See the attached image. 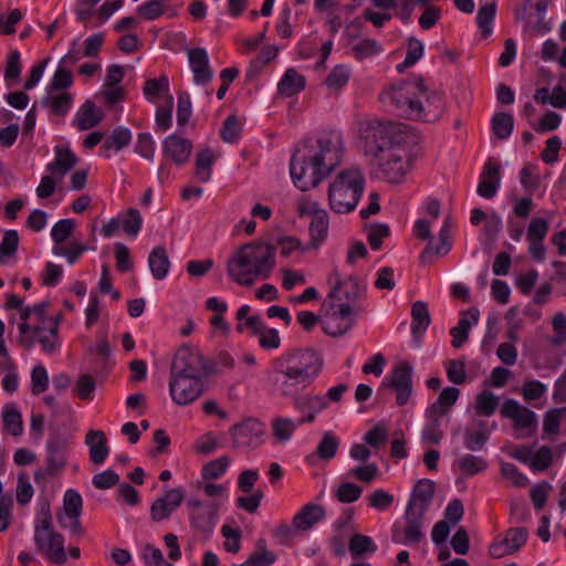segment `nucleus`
I'll return each mask as SVG.
<instances>
[{"instance_id":"obj_1","label":"nucleus","mask_w":566,"mask_h":566,"mask_svg":"<svg viewBox=\"0 0 566 566\" xmlns=\"http://www.w3.org/2000/svg\"><path fill=\"white\" fill-rule=\"evenodd\" d=\"M358 136L370 175L389 184H401L411 170V160L399 127L389 120L367 119L360 123Z\"/></svg>"},{"instance_id":"obj_2","label":"nucleus","mask_w":566,"mask_h":566,"mask_svg":"<svg viewBox=\"0 0 566 566\" xmlns=\"http://www.w3.org/2000/svg\"><path fill=\"white\" fill-rule=\"evenodd\" d=\"M275 266V247L262 240L241 245L228 260L227 273L242 286L268 279Z\"/></svg>"},{"instance_id":"obj_3","label":"nucleus","mask_w":566,"mask_h":566,"mask_svg":"<svg viewBox=\"0 0 566 566\" xmlns=\"http://www.w3.org/2000/svg\"><path fill=\"white\" fill-rule=\"evenodd\" d=\"M421 97H426L428 105L434 107V112L441 111L440 95L428 94L421 77L392 84L380 94V101L394 106L398 115L413 120H429L431 111H426Z\"/></svg>"},{"instance_id":"obj_4","label":"nucleus","mask_w":566,"mask_h":566,"mask_svg":"<svg viewBox=\"0 0 566 566\" xmlns=\"http://www.w3.org/2000/svg\"><path fill=\"white\" fill-rule=\"evenodd\" d=\"M322 366L323 359L314 350H293L275 360L272 382L282 395L290 396L293 387L312 384Z\"/></svg>"},{"instance_id":"obj_5","label":"nucleus","mask_w":566,"mask_h":566,"mask_svg":"<svg viewBox=\"0 0 566 566\" xmlns=\"http://www.w3.org/2000/svg\"><path fill=\"white\" fill-rule=\"evenodd\" d=\"M364 190L365 176L360 168L342 169L328 186L327 200L331 210L339 214L354 211Z\"/></svg>"},{"instance_id":"obj_6","label":"nucleus","mask_w":566,"mask_h":566,"mask_svg":"<svg viewBox=\"0 0 566 566\" xmlns=\"http://www.w3.org/2000/svg\"><path fill=\"white\" fill-rule=\"evenodd\" d=\"M34 542L39 553L51 563L63 565L66 563L64 537L54 531L50 509L42 507L34 525Z\"/></svg>"},{"instance_id":"obj_7","label":"nucleus","mask_w":566,"mask_h":566,"mask_svg":"<svg viewBox=\"0 0 566 566\" xmlns=\"http://www.w3.org/2000/svg\"><path fill=\"white\" fill-rule=\"evenodd\" d=\"M426 505L417 506L415 500H409L403 515V523H395L391 539L397 544H418L423 537Z\"/></svg>"},{"instance_id":"obj_8","label":"nucleus","mask_w":566,"mask_h":566,"mask_svg":"<svg viewBox=\"0 0 566 566\" xmlns=\"http://www.w3.org/2000/svg\"><path fill=\"white\" fill-rule=\"evenodd\" d=\"M290 171L294 185L302 191L315 188L329 175L316 160H312V155L301 150L293 155Z\"/></svg>"},{"instance_id":"obj_9","label":"nucleus","mask_w":566,"mask_h":566,"mask_svg":"<svg viewBox=\"0 0 566 566\" xmlns=\"http://www.w3.org/2000/svg\"><path fill=\"white\" fill-rule=\"evenodd\" d=\"M312 160H316L328 174H331L343 160L344 140L339 133L327 132L322 134L316 146L307 150Z\"/></svg>"},{"instance_id":"obj_10","label":"nucleus","mask_w":566,"mask_h":566,"mask_svg":"<svg viewBox=\"0 0 566 566\" xmlns=\"http://www.w3.org/2000/svg\"><path fill=\"white\" fill-rule=\"evenodd\" d=\"M321 325L329 336L338 337L347 333L355 323V308L348 304H329L324 302Z\"/></svg>"},{"instance_id":"obj_11","label":"nucleus","mask_w":566,"mask_h":566,"mask_svg":"<svg viewBox=\"0 0 566 566\" xmlns=\"http://www.w3.org/2000/svg\"><path fill=\"white\" fill-rule=\"evenodd\" d=\"M209 373L205 357L191 346H181L171 361L170 375L172 376L207 378Z\"/></svg>"},{"instance_id":"obj_12","label":"nucleus","mask_w":566,"mask_h":566,"mask_svg":"<svg viewBox=\"0 0 566 566\" xmlns=\"http://www.w3.org/2000/svg\"><path fill=\"white\" fill-rule=\"evenodd\" d=\"M264 432V423L255 418H247L230 428L231 446L235 450L255 449L261 444Z\"/></svg>"},{"instance_id":"obj_13","label":"nucleus","mask_w":566,"mask_h":566,"mask_svg":"<svg viewBox=\"0 0 566 566\" xmlns=\"http://www.w3.org/2000/svg\"><path fill=\"white\" fill-rule=\"evenodd\" d=\"M206 389V378L170 375L169 391L172 400L186 406L197 400Z\"/></svg>"},{"instance_id":"obj_14","label":"nucleus","mask_w":566,"mask_h":566,"mask_svg":"<svg viewBox=\"0 0 566 566\" xmlns=\"http://www.w3.org/2000/svg\"><path fill=\"white\" fill-rule=\"evenodd\" d=\"M328 282L332 284V290L324 302L329 304H348L349 308H355V302L361 296V289L356 279L348 276L342 279L337 270H335Z\"/></svg>"},{"instance_id":"obj_15","label":"nucleus","mask_w":566,"mask_h":566,"mask_svg":"<svg viewBox=\"0 0 566 566\" xmlns=\"http://www.w3.org/2000/svg\"><path fill=\"white\" fill-rule=\"evenodd\" d=\"M501 416L513 421L516 430H525L523 438H530L536 432L537 417L534 411L520 405L516 400L506 399L501 408Z\"/></svg>"},{"instance_id":"obj_16","label":"nucleus","mask_w":566,"mask_h":566,"mask_svg":"<svg viewBox=\"0 0 566 566\" xmlns=\"http://www.w3.org/2000/svg\"><path fill=\"white\" fill-rule=\"evenodd\" d=\"M528 532L525 527H511L495 539L489 546V555L492 558H503L515 554L526 543Z\"/></svg>"},{"instance_id":"obj_17","label":"nucleus","mask_w":566,"mask_h":566,"mask_svg":"<svg viewBox=\"0 0 566 566\" xmlns=\"http://www.w3.org/2000/svg\"><path fill=\"white\" fill-rule=\"evenodd\" d=\"M187 506L191 527L203 535L211 534L216 526L218 505H205L201 501L191 499Z\"/></svg>"},{"instance_id":"obj_18","label":"nucleus","mask_w":566,"mask_h":566,"mask_svg":"<svg viewBox=\"0 0 566 566\" xmlns=\"http://www.w3.org/2000/svg\"><path fill=\"white\" fill-rule=\"evenodd\" d=\"M412 367L407 361H401L395 366L388 379V386L396 391V401L398 406H403L409 400L412 392Z\"/></svg>"},{"instance_id":"obj_19","label":"nucleus","mask_w":566,"mask_h":566,"mask_svg":"<svg viewBox=\"0 0 566 566\" xmlns=\"http://www.w3.org/2000/svg\"><path fill=\"white\" fill-rule=\"evenodd\" d=\"M184 500V493L180 489H170L150 506V517L155 522L168 518L177 510Z\"/></svg>"},{"instance_id":"obj_20","label":"nucleus","mask_w":566,"mask_h":566,"mask_svg":"<svg viewBox=\"0 0 566 566\" xmlns=\"http://www.w3.org/2000/svg\"><path fill=\"white\" fill-rule=\"evenodd\" d=\"M189 65L193 73V81L197 85L206 86L213 76L212 69L209 64V56L205 49L195 48L187 52Z\"/></svg>"},{"instance_id":"obj_21","label":"nucleus","mask_w":566,"mask_h":566,"mask_svg":"<svg viewBox=\"0 0 566 566\" xmlns=\"http://www.w3.org/2000/svg\"><path fill=\"white\" fill-rule=\"evenodd\" d=\"M192 151V143L176 134L169 135L163 143L164 156L169 158L176 165H182L188 161Z\"/></svg>"},{"instance_id":"obj_22","label":"nucleus","mask_w":566,"mask_h":566,"mask_svg":"<svg viewBox=\"0 0 566 566\" xmlns=\"http://www.w3.org/2000/svg\"><path fill=\"white\" fill-rule=\"evenodd\" d=\"M500 170L499 163L491 159L485 163L476 188L479 196L491 199L496 195L501 181Z\"/></svg>"},{"instance_id":"obj_23","label":"nucleus","mask_w":566,"mask_h":566,"mask_svg":"<svg viewBox=\"0 0 566 566\" xmlns=\"http://www.w3.org/2000/svg\"><path fill=\"white\" fill-rule=\"evenodd\" d=\"M67 438L54 433L48 441V467L50 472L60 471L66 463Z\"/></svg>"},{"instance_id":"obj_24","label":"nucleus","mask_w":566,"mask_h":566,"mask_svg":"<svg viewBox=\"0 0 566 566\" xmlns=\"http://www.w3.org/2000/svg\"><path fill=\"white\" fill-rule=\"evenodd\" d=\"M326 515L324 506L315 503L305 504L293 517L292 525L296 531H308Z\"/></svg>"},{"instance_id":"obj_25","label":"nucleus","mask_w":566,"mask_h":566,"mask_svg":"<svg viewBox=\"0 0 566 566\" xmlns=\"http://www.w3.org/2000/svg\"><path fill=\"white\" fill-rule=\"evenodd\" d=\"M479 316L480 312L475 307L461 313L458 325L450 329L451 345L454 348L461 347L468 340L471 326L478 323Z\"/></svg>"},{"instance_id":"obj_26","label":"nucleus","mask_w":566,"mask_h":566,"mask_svg":"<svg viewBox=\"0 0 566 566\" xmlns=\"http://www.w3.org/2000/svg\"><path fill=\"white\" fill-rule=\"evenodd\" d=\"M88 447L90 460L94 464H102L109 453L106 434L102 430H90L85 436Z\"/></svg>"},{"instance_id":"obj_27","label":"nucleus","mask_w":566,"mask_h":566,"mask_svg":"<svg viewBox=\"0 0 566 566\" xmlns=\"http://www.w3.org/2000/svg\"><path fill=\"white\" fill-rule=\"evenodd\" d=\"M103 118L104 112L94 102L87 99L76 113L75 125L80 130H87L97 126Z\"/></svg>"},{"instance_id":"obj_28","label":"nucleus","mask_w":566,"mask_h":566,"mask_svg":"<svg viewBox=\"0 0 566 566\" xmlns=\"http://www.w3.org/2000/svg\"><path fill=\"white\" fill-rule=\"evenodd\" d=\"M55 159L48 164L46 169L53 176H57L62 179L70 170L77 164V157L69 148L56 147Z\"/></svg>"},{"instance_id":"obj_29","label":"nucleus","mask_w":566,"mask_h":566,"mask_svg":"<svg viewBox=\"0 0 566 566\" xmlns=\"http://www.w3.org/2000/svg\"><path fill=\"white\" fill-rule=\"evenodd\" d=\"M305 87V77L294 69H287L279 82L280 94L291 97Z\"/></svg>"},{"instance_id":"obj_30","label":"nucleus","mask_w":566,"mask_h":566,"mask_svg":"<svg viewBox=\"0 0 566 566\" xmlns=\"http://www.w3.org/2000/svg\"><path fill=\"white\" fill-rule=\"evenodd\" d=\"M460 390L455 387L444 388L436 402L427 410L428 416H444L449 409L457 402Z\"/></svg>"},{"instance_id":"obj_31","label":"nucleus","mask_w":566,"mask_h":566,"mask_svg":"<svg viewBox=\"0 0 566 566\" xmlns=\"http://www.w3.org/2000/svg\"><path fill=\"white\" fill-rule=\"evenodd\" d=\"M148 264L153 276L156 280H163L166 277L170 262L166 249L161 245L156 247L148 256Z\"/></svg>"},{"instance_id":"obj_32","label":"nucleus","mask_w":566,"mask_h":566,"mask_svg":"<svg viewBox=\"0 0 566 566\" xmlns=\"http://www.w3.org/2000/svg\"><path fill=\"white\" fill-rule=\"evenodd\" d=\"M217 156L209 149H202L197 153L195 163V176L200 182H208L211 177L212 165L214 164Z\"/></svg>"},{"instance_id":"obj_33","label":"nucleus","mask_w":566,"mask_h":566,"mask_svg":"<svg viewBox=\"0 0 566 566\" xmlns=\"http://www.w3.org/2000/svg\"><path fill=\"white\" fill-rule=\"evenodd\" d=\"M411 332L416 337H418L424 333L431 323L427 304L422 301L415 302L411 308Z\"/></svg>"},{"instance_id":"obj_34","label":"nucleus","mask_w":566,"mask_h":566,"mask_svg":"<svg viewBox=\"0 0 566 566\" xmlns=\"http://www.w3.org/2000/svg\"><path fill=\"white\" fill-rule=\"evenodd\" d=\"M57 328V321H50L49 325H35L33 327V334L35 335L44 352L51 353L54 350Z\"/></svg>"},{"instance_id":"obj_35","label":"nucleus","mask_w":566,"mask_h":566,"mask_svg":"<svg viewBox=\"0 0 566 566\" xmlns=\"http://www.w3.org/2000/svg\"><path fill=\"white\" fill-rule=\"evenodd\" d=\"M328 231V213L327 211L319 210L312 217L310 223V234L314 247H317L323 240L326 239Z\"/></svg>"},{"instance_id":"obj_36","label":"nucleus","mask_w":566,"mask_h":566,"mask_svg":"<svg viewBox=\"0 0 566 566\" xmlns=\"http://www.w3.org/2000/svg\"><path fill=\"white\" fill-rule=\"evenodd\" d=\"M296 429V423L284 417H274L271 421L272 436L276 443L289 441Z\"/></svg>"},{"instance_id":"obj_37","label":"nucleus","mask_w":566,"mask_h":566,"mask_svg":"<svg viewBox=\"0 0 566 566\" xmlns=\"http://www.w3.org/2000/svg\"><path fill=\"white\" fill-rule=\"evenodd\" d=\"M450 229L448 221H446L439 231V243L433 245L432 242L429 241L428 245L421 253V260L424 261L430 254L444 255L450 251Z\"/></svg>"},{"instance_id":"obj_38","label":"nucleus","mask_w":566,"mask_h":566,"mask_svg":"<svg viewBox=\"0 0 566 566\" xmlns=\"http://www.w3.org/2000/svg\"><path fill=\"white\" fill-rule=\"evenodd\" d=\"M294 407L300 412H319L327 407V400L318 395H300L294 398Z\"/></svg>"},{"instance_id":"obj_39","label":"nucleus","mask_w":566,"mask_h":566,"mask_svg":"<svg viewBox=\"0 0 566 566\" xmlns=\"http://www.w3.org/2000/svg\"><path fill=\"white\" fill-rule=\"evenodd\" d=\"M489 439V432L484 421L478 423V429H467L464 432V444L471 451L481 450Z\"/></svg>"},{"instance_id":"obj_40","label":"nucleus","mask_w":566,"mask_h":566,"mask_svg":"<svg viewBox=\"0 0 566 566\" xmlns=\"http://www.w3.org/2000/svg\"><path fill=\"white\" fill-rule=\"evenodd\" d=\"M492 130L499 139H506L512 134L514 119L510 113H496L491 120Z\"/></svg>"},{"instance_id":"obj_41","label":"nucleus","mask_w":566,"mask_h":566,"mask_svg":"<svg viewBox=\"0 0 566 566\" xmlns=\"http://www.w3.org/2000/svg\"><path fill=\"white\" fill-rule=\"evenodd\" d=\"M433 494L434 482L431 480L423 479L419 480L415 485L410 500H415L417 502V506L426 505V511H428Z\"/></svg>"},{"instance_id":"obj_42","label":"nucleus","mask_w":566,"mask_h":566,"mask_svg":"<svg viewBox=\"0 0 566 566\" xmlns=\"http://www.w3.org/2000/svg\"><path fill=\"white\" fill-rule=\"evenodd\" d=\"M499 406V398L489 390H483L475 398V412L480 416H492Z\"/></svg>"},{"instance_id":"obj_43","label":"nucleus","mask_w":566,"mask_h":566,"mask_svg":"<svg viewBox=\"0 0 566 566\" xmlns=\"http://www.w3.org/2000/svg\"><path fill=\"white\" fill-rule=\"evenodd\" d=\"M338 447V438L332 431H326L316 448V454L319 459L328 461L336 455Z\"/></svg>"},{"instance_id":"obj_44","label":"nucleus","mask_w":566,"mask_h":566,"mask_svg":"<svg viewBox=\"0 0 566 566\" xmlns=\"http://www.w3.org/2000/svg\"><path fill=\"white\" fill-rule=\"evenodd\" d=\"M3 426L14 437H19L23 431L21 413L13 405H7L3 410Z\"/></svg>"},{"instance_id":"obj_45","label":"nucleus","mask_w":566,"mask_h":566,"mask_svg":"<svg viewBox=\"0 0 566 566\" xmlns=\"http://www.w3.org/2000/svg\"><path fill=\"white\" fill-rule=\"evenodd\" d=\"M457 463L459 469L468 475H474L483 472L488 467V462L482 457L472 454L461 457L458 459Z\"/></svg>"},{"instance_id":"obj_46","label":"nucleus","mask_w":566,"mask_h":566,"mask_svg":"<svg viewBox=\"0 0 566 566\" xmlns=\"http://www.w3.org/2000/svg\"><path fill=\"white\" fill-rule=\"evenodd\" d=\"M350 51L357 60H364L381 52V45L373 39H364L352 45Z\"/></svg>"},{"instance_id":"obj_47","label":"nucleus","mask_w":566,"mask_h":566,"mask_svg":"<svg viewBox=\"0 0 566 566\" xmlns=\"http://www.w3.org/2000/svg\"><path fill=\"white\" fill-rule=\"evenodd\" d=\"M423 54V44L416 38L408 40L407 55L402 63L397 66L398 72H403L406 69L416 64Z\"/></svg>"},{"instance_id":"obj_48","label":"nucleus","mask_w":566,"mask_h":566,"mask_svg":"<svg viewBox=\"0 0 566 566\" xmlns=\"http://www.w3.org/2000/svg\"><path fill=\"white\" fill-rule=\"evenodd\" d=\"M350 72L346 65H336L325 78V85L333 91H339L349 80Z\"/></svg>"},{"instance_id":"obj_49","label":"nucleus","mask_w":566,"mask_h":566,"mask_svg":"<svg viewBox=\"0 0 566 566\" xmlns=\"http://www.w3.org/2000/svg\"><path fill=\"white\" fill-rule=\"evenodd\" d=\"M566 408H554L546 411L543 419V431L548 436H556L559 432L562 417Z\"/></svg>"},{"instance_id":"obj_50","label":"nucleus","mask_w":566,"mask_h":566,"mask_svg":"<svg viewBox=\"0 0 566 566\" xmlns=\"http://www.w3.org/2000/svg\"><path fill=\"white\" fill-rule=\"evenodd\" d=\"M123 230L130 237H136L140 230L143 218L136 208H129L119 219Z\"/></svg>"},{"instance_id":"obj_51","label":"nucleus","mask_w":566,"mask_h":566,"mask_svg":"<svg viewBox=\"0 0 566 566\" xmlns=\"http://www.w3.org/2000/svg\"><path fill=\"white\" fill-rule=\"evenodd\" d=\"M132 140L130 130L126 127L118 126L116 127L108 139L104 143V149L114 148L115 150H120L122 148L129 145Z\"/></svg>"},{"instance_id":"obj_52","label":"nucleus","mask_w":566,"mask_h":566,"mask_svg":"<svg viewBox=\"0 0 566 566\" xmlns=\"http://www.w3.org/2000/svg\"><path fill=\"white\" fill-rule=\"evenodd\" d=\"M230 464V458L227 455L220 457L213 461L206 463L202 468V478L205 480H216L220 478Z\"/></svg>"},{"instance_id":"obj_53","label":"nucleus","mask_w":566,"mask_h":566,"mask_svg":"<svg viewBox=\"0 0 566 566\" xmlns=\"http://www.w3.org/2000/svg\"><path fill=\"white\" fill-rule=\"evenodd\" d=\"M82 497L75 490H67L63 499V509L65 517L81 516L82 513Z\"/></svg>"},{"instance_id":"obj_54","label":"nucleus","mask_w":566,"mask_h":566,"mask_svg":"<svg viewBox=\"0 0 566 566\" xmlns=\"http://www.w3.org/2000/svg\"><path fill=\"white\" fill-rule=\"evenodd\" d=\"M348 548L354 556H360L367 552L373 553L377 549L371 538L363 534H354L350 537Z\"/></svg>"},{"instance_id":"obj_55","label":"nucleus","mask_w":566,"mask_h":566,"mask_svg":"<svg viewBox=\"0 0 566 566\" xmlns=\"http://www.w3.org/2000/svg\"><path fill=\"white\" fill-rule=\"evenodd\" d=\"M553 462L552 449L542 446L536 452H532L530 467L534 471H545Z\"/></svg>"},{"instance_id":"obj_56","label":"nucleus","mask_w":566,"mask_h":566,"mask_svg":"<svg viewBox=\"0 0 566 566\" xmlns=\"http://www.w3.org/2000/svg\"><path fill=\"white\" fill-rule=\"evenodd\" d=\"M75 226L76 223L73 219H63L53 226L51 237L56 245H62V243L67 240L74 231Z\"/></svg>"},{"instance_id":"obj_57","label":"nucleus","mask_w":566,"mask_h":566,"mask_svg":"<svg viewBox=\"0 0 566 566\" xmlns=\"http://www.w3.org/2000/svg\"><path fill=\"white\" fill-rule=\"evenodd\" d=\"M169 87V82L167 76H160L158 78H150L145 82L144 85V94L146 98L149 101H154L160 96V94L166 93Z\"/></svg>"},{"instance_id":"obj_58","label":"nucleus","mask_w":566,"mask_h":566,"mask_svg":"<svg viewBox=\"0 0 566 566\" xmlns=\"http://www.w3.org/2000/svg\"><path fill=\"white\" fill-rule=\"evenodd\" d=\"M44 104H49L51 111L56 116H64L72 104V95L67 92H62L55 96L49 97L44 101Z\"/></svg>"},{"instance_id":"obj_59","label":"nucleus","mask_w":566,"mask_h":566,"mask_svg":"<svg viewBox=\"0 0 566 566\" xmlns=\"http://www.w3.org/2000/svg\"><path fill=\"white\" fill-rule=\"evenodd\" d=\"M87 245L81 242H72L69 247L64 245H55L53 248V253L55 255L65 256L70 264H74L78 256L87 251Z\"/></svg>"},{"instance_id":"obj_60","label":"nucleus","mask_w":566,"mask_h":566,"mask_svg":"<svg viewBox=\"0 0 566 566\" xmlns=\"http://www.w3.org/2000/svg\"><path fill=\"white\" fill-rule=\"evenodd\" d=\"M242 130V124L239 122L235 115H230L226 118L222 129H221V138L226 143H234Z\"/></svg>"},{"instance_id":"obj_61","label":"nucleus","mask_w":566,"mask_h":566,"mask_svg":"<svg viewBox=\"0 0 566 566\" xmlns=\"http://www.w3.org/2000/svg\"><path fill=\"white\" fill-rule=\"evenodd\" d=\"M387 439H388V431L385 428V426L381 423L374 426L364 436V441L366 442V444H368L369 447H371L375 450H378L382 446H385V443L387 442Z\"/></svg>"},{"instance_id":"obj_62","label":"nucleus","mask_w":566,"mask_h":566,"mask_svg":"<svg viewBox=\"0 0 566 566\" xmlns=\"http://www.w3.org/2000/svg\"><path fill=\"white\" fill-rule=\"evenodd\" d=\"M49 386V375L42 365L33 368L31 374V391L33 395H40L46 390Z\"/></svg>"},{"instance_id":"obj_63","label":"nucleus","mask_w":566,"mask_h":566,"mask_svg":"<svg viewBox=\"0 0 566 566\" xmlns=\"http://www.w3.org/2000/svg\"><path fill=\"white\" fill-rule=\"evenodd\" d=\"M166 0H149L137 8L140 17L147 20H155L164 14Z\"/></svg>"},{"instance_id":"obj_64","label":"nucleus","mask_w":566,"mask_h":566,"mask_svg":"<svg viewBox=\"0 0 566 566\" xmlns=\"http://www.w3.org/2000/svg\"><path fill=\"white\" fill-rule=\"evenodd\" d=\"M521 184L526 191L533 192L539 186L537 167L533 164L525 165L520 172Z\"/></svg>"}]
</instances>
